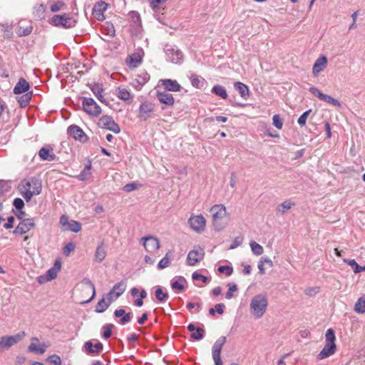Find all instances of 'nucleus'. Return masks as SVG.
Here are the masks:
<instances>
[{"instance_id":"nucleus-31","label":"nucleus","mask_w":365,"mask_h":365,"mask_svg":"<svg viewBox=\"0 0 365 365\" xmlns=\"http://www.w3.org/2000/svg\"><path fill=\"white\" fill-rule=\"evenodd\" d=\"M157 98L160 103L166 104V105H172L174 103V99H173V96L166 91H163V92L158 91Z\"/></svg>"},{"instance_id":"nucleus-41","label":"nucleus","mask_w":365,"mask_h":365,"mask_svg":"<svg viewBox=\"0 0 365 365\" xmlns=\"http://www.w3.org/2000/svg\"><path fill=\"white\" fill-rule=\"evenodd\" d=\"M126 289V284L125 282L121 281L120 282L116 283L111 290L113 292L116 294L118 297H119L121 294H123Z\"/></svg>"},{"instance_id":"nucleus-62","label":"nucleus","mask_w":365,"mask_h":365,"mask_svg":"<svg viewBox=\"0 0 365 365\" xmlns=\"http://www.w3.org/2000/svg\"><path fill=\"white\" fill-rule=\"evenodd\" d=\"M48 361L54 365H61V358L56 354L51 355L48 358Z\"/></svg>"},{"instance_id":"nucleus-13","label":"nucleus","mask_w":365,"mask_h":365,"mask_svg":"<svg viewBox=\"0 0 365 365\" xmlns=\"http://www.w3.org/2000/svg\"><path fill=\"white\" fill-rule=\"evenodd\" d=\"M165 52L168 61L173 63H179L182 57L180 50L176 48L174 46L166 45Z\"/></svg>"},{"instance_id":"nucleus-49","label":"nucleus","mask_w":365,"mask_h":365,"mask_svg":"<svg viewBox=\"0 0 365 365\" xmlns=\"http://www.w3.org/2000/svg\"><path fill=\"white\" fill-rule=\"evenodd\" d=\"M91 164L85 166L83 170L81 171V174L78 175V178L80 180H83V181L88 179L91 175Z\"/></svg>"},{"instance_id":"nucleus-4","label":"nucleus","mask_w":365,"mask_h":365,"mask_svg":"<svg viewBox=\"0 0 365 365\" xmlns=\"http://www.w3.org/2000/svg\"><path fill=\"white\" fill-rule=\"evenodd\" d=\"M26 336L24 331H20L15 335L9 336L5 335L0 337V351H4L9 349L14 345L18 344Z\"/></svg>"},{"instance_id":"nucleus-52","label":"nucleus","mask_w":365,"mask_h":365,"mask_svg":"<svg viewBox=\"0 0 365 365\" xmlns=\"http://www.w3.org/2000/svg\"><path fill=\"white\" fill-rule=\"evenodd\" d=\"M312 112V110L309 109L304 113H303L299 118L297 120V123L300 126H304L306 124L307 118L309 117L310 113Z\"/></svg>"},{"instance_id":"nucleus-36","label":"nucleus","mask_w":365,"mask_h":365,"mask_svg":"<svg viewBox=\"0 0 365 365\" xmlns=\"http://www.w3.org/2000/svg\"><path fill=\"white\" fill-rule=\"evenodd\" d=\"M46 6L43 4H36L34 7L33 15L36 19H42L44 17Z\"/></svg>"},{"instance_id":"nucleus-55","label":"nucleus","mask_w":365,"mask_h":365,"mask_svg":"<svg viewBox=\"0 0 365 365\" xmlns=\"http://www.w3.org/2000/svg\"><path fill=\"white\" fill-rule=\"evenodd\" d=\"M273 120V125L277 128V129H282L283 126V120L280 118L279 115L275 114L273 115L272 118Z\"/></svg>"},{"instance_id":"nucleus-18","label":"nucleus","mask_w":365,"mask_h":365,"mask_svg":"<svg viewBox=\"0 0 365 365\" xmlns=\"http://www.w3.org/2000/svg\"><path fill=\"white\" fill-rule=\"evenodd\" d=\"M47 347L48 346L46 344H40L38 338L33 337L31 339V344L28 347V350L30 352L43 354L46 352Z\"/></svg>"},{"instance_id":"nucleus-10","label":"nucleus","mask_w":365,"mask_h":365,"mask_svg":"<svg viewBox=\"0 0 365 365\" xmlns=\"http://www.w3.org/2000/svg\"><path fill=\"white\" fill-rule=\"evenodd\" d=\"M140 242L148 252H153L160 247L158 239L152 235L142 237Z\"/></svg>"},{"instance_id":"nucleus-8","label":"nucleus","mask_w":365,"mask_h":365,"mask_svg":"<svg viewBox=\"0 0 365 365\" xmlns=\"http://www.w3.org/2000/svg\"><path fill=\"white\" fill-rule=\"evenodd\" d=\"M155 110V105L150 101H145L141 103L138 109V118L142 120H147L151 118Z\"/></svg>"},{"instance_id":"nucleus-29","label":"nucleus","mask_w":365,"mask_h":365,"mask_svg":"<svg viewBox=\"0 0 365 365\" xmlns=\"http://www.w3.org/2000/svg\"><path fill=\"white\" fill-rule=\"evenodd\" d=\"M117 96L120 100L130 103L134 98V96L124 87H119L118 89Z\"/></svg>"},{"instance_id":"nucleus-24","label":"nucleus","mask_w":365,"mask_h":365,"mask_svg":"<svg viewBox=\"0 0 365 365\" xmlns=\"http://www.w3.org/2000/svg\"><path fill=\"white\" fill-rule=\"evenodd\" d=\"M103 344L97 342L93 344L91 341H86L84 344V349L88 354H98L103 350Z\"/></svg>"},{"instance_id":"nucleus-34","label":"nucleus","mask_w":365,"mask_h":365,"mask_svg":"<svg viewBox=\"0 0 365 365\" xmlns=\"http://www.w3.org/2000/svg\"><path fill=\"white\" fill-rule=\"evenodd\" d=\"M155 296L158 301H159L161 303L165 302L168 299V294L166 292L165 289H164L161 287H157L155 292Z\"/></svg>"},{"instance_id":"nucleus-20","label":"nucleus","mask_w":365,"mask_h":365,"mask_svg":"<svg viewBox=\"0 0 365 365\" xmlns=\"http://www.w3.org/2000/svg\"><path fill=\"white\" fill-rule=\"evenodd\" d=\"M108 8V4L104 1L96 3L93 8V15L98 21L105 19L104 12Z\"/></svg>"},{"instance_id":"nucleus-60","label":"nucleus","mask_w":365,"mask_h":365,"mask_svg":"<svg viewBox=\"0 0 365 365\" xmlns=\"http://www.w3.org/2000/svg\"><path fill=\"white\" fill-rule=\"evenodd\" d=\"M113 327V325L112 324H107L103 327V337L104 339H108L109 337H110L112 334L111 329Z\"/></svg>"},{"instance_id":"nucleus-63","label":"nucleus","mask_w":365,"mask_h":365,"mask_svg":"<svg viewBox=\"0 0 365 365\" xmlns=\"http://www.w3.org/2000/svg\"><path fill=\"white\" fill-rule=\"evenodd\" d=\"M309 91L315 96L319 98L320 100L322 99V96H324V93H322L316 87H310L309 88Z\"/></svg>"},{"instance_id":"nucleus-44","label":"nucleus","mask_w":365,"mask_h":365,"mask_svg":"<svg viewBox=\"0 0 365 365\" xmlns=\"http://www.w3.org/2000/svg\"><path fill=\"white\" fill-rule=\"evenodd\" d=\"M110 304L108 302L106 301L105 298H102L96 304L95 312L97 313H102L108 308Z\"/></svg>"},{"instance_id":"nucleus-19","label":"nucleus","mask_w":365,"mask_h":365,"mask_svg":"<svg viewBox=\"0 0 365 365\" xmlns=\"http://www.w3.org/2000/svg\"><path fill=\"white\" fill-rule=\"evenodd\" d=\"M68 133L74 139L81 142H85L87 137L83 130L78 125H71L68 128Z\"/></svg>"},{"instance_id":"nucleus-12","label":"nucleus","mask_w":365,"mask_h":365,"mask_svg":"<svg viewBox=\"0 0 365 365\" xmlns=\"http://www.w3.org/2000/svg\"><path fill=\"white\" fill-rule=\"evenodd\" d=\"M33 29L31 21L22 19L19 21L16 27V33L19 37L27 36L31 34Z\"/></svg>"},{"instance_id":"nucleus-46","label":"nucleus","mask_w":365,"mask_h":365,"mask_svg":"<svg viewBox=\"0 0 365 365\" xmlns=\"http://www.w3.org/2000/svg\"><path fill=\"white\" fill-rule=\"evenodd\" d=\"M250 245L252 252V253L254 255H255L257 256H259V255H262L263 254L264 248L259 244L257 243L255 241H252L250 243Z\"/></svg>"},{"instance_id":"nucleus-39","label":"nucleus","mask_w":365,"mask_h":365,"mask_svg":"<svg viewBox=\"0 0 365 365\" xmlns=\"http://www.w3.org/2000/svg\"><path fill=\"white\" fill-rule=\"evenodd\" d=\"M212 92L222 99L227 98V91L222 86L215 85L212 88Z\"/></svg>"},{"instance_id":"nucleus-61","label":"nucleus","mask_w":365,"mask_h":365,"mask_svg":"<svg viewBox=\"0 0 365 365\" xmlns=\"http://www.w3.org/2000/svg\"><path fill=\"white\" fill-rule=\"evenodd\" d=\"M13 205L17 210H20L24 207V202L22 199L16 197L14 200Z\"/></svg>"},{"instance_id":"nucleus-53","label":"nucleus","mask_w":365,"mask_h":365,"mask_svg":"<svg viewBox=\"0 0 365 365\" xmlns=\"http://www.w3.org/2000/svg\"><path fill=\"white\" fill-rule=\"evenodd\" d=\"M10 185L8 182L0 180V197L10 190Z\"/></svg>"},{"instance_id":"nucleus-42","label":"nucleus","mask_w":365,"mask_h":365,"mask_svg":"<svg viewBox=\"0 0 365 365\" xmlns=\"http://www.w3.org/2000/svg\"><path fill=\"white\" fill-rule=\"evenodd\" d=\"M344 262L351 266L355 273L365 271V266L359 265L354 259H344Z\"/></svg>"},{"instance_id":"nucleus-23","label":"nucleus","mask_w":365,"mask_h":365,"mask_svg":"<svg viewBox=\"0 0 365 365\" xmlns=\"http://www.w3.org/2000/svg\"><path fill=\"white\" fill-rule=\"evenodd\" d=\"M327 58L325 56H321L314 62L312 68V73L314 76L322 72L327 66Z\"/></svg>"},{"instance_id":"nucleus-57","label":"nucleus","mask_w":365,"mask_h":365,"mask_svg":"<svg viewBox=\"0 0 365 365\" xmlns=\"http://www.w3.org/2000/svg\"><path fill=\"white\" fill-rule=\"evenodd\" d=\"M220 273H225L227 276H230L233 272V268L231 266L222 265L217 269Z\"/></svg>"},{"instance_id":"nucleus-17","label":"nucleus","mask_w":365,"mask_h":365,"mask_svg":"<svg viewBox=\"0 0 365 365\" xmlns=\"http://www.w3.org/2000/svg\"><path fill=\"white\" fill-rule=\"evenodd\" d=\"M34 220L32 218L22 220L14 230L16 234H25L30 231L34 227Z\"/></svg>"},{"instance_id":"nucleus-51","label":"nucleus","mask_w":365,"mask_h":365,"mask_svg":"<svg viewBox=\"0 0 365 365\" xmlns=\"http://www.w3.org/2000/svg\"><path fill=\"white\" fill-rule=\"evenodd\" d=\"M66 7V6L64 2L61 1H58L51 6V11L52 12H58L61 10L65 9Z\"/></svg>"},{"instance_id":"nucleus-45","label":"nucleus","mask_w":365,"mask_h":365,"mask_svg":"<svg viewBox=\"0 0 365 365\" xmlns=\"http://www.w3.org/2000/svg\"><path fill=\"white\" fill-rule=\"evenodd\" d=\"M293 206H294V202L290 200H286L278 205L277 211L284 214L290 210Z\"/></svg>"},{"instance_id":"nucleus-5","label":"nucleus","mask_w":365,"mask_h":365,"mask_svg":"<svg viewBox=\"0 0 365 365\" xmlns=\"http://www.w3.org/2000/svg\"><path fill=\"white\" fill-rule=\"evenodd\" d=\"M51 23L56 26H61L65 29L72 28L76 25V21L70 14L54 15L51 18Z\"/></svg>"},{"instance_id":"nucleus-33","label":"nucleus","mask_w":365,"mask_h":365,"mask_svg":"<svg viewBox=\"0 0 365 365\" xmlns=\"http://www.w3.org/2000/svg\"><path fill=\"white\" fill-rule=\"evenodd\" d=\"M81 284L85 287H88L92 290V295H91V298L86 300L83 303H88V302H91L96 297L95 285L88 278H83L81 282Z\"/></svg>"},{"instance_id":"nucleus-1","label":"nucleus","mask_w":365,"mask_h":365,"mask_svg":"<svg viewBox=\"0 0 365 365\" xmlns=\"http://www.w3.org/2000/svg\"><path fill=\"white\" fill-rule=\"evenodd\" d=\"M17 188L26 201L29 202L34 195L40 194L41 183L36 178L31 177L21 180Z\"/></svg>"},{"instance_id":"nucleus-7","label":"nucleus","mask_w":365,"mask_h":365,"mask_svg":"<svg viewBox=\"0 0 365 365\" xmlns=\"http://www.w3.org/2000/svg\"><path fill=\"white\" fill-rule=\"evenodd\" d=\"M83 110L90 115L98 116L101 113V107L91 98H84L82 101Z\"/></svg>"},{"instance_id":"nucleus-40","label":"nucleus","mask_w":365,"mask_h":365,"mask_svg":"<svg viewBox=\"0 0 365 365\" xmlns=\"http://www.w3.org/2000/svg\"><path fill=\"white\" fill-rule=\"evenodd\" d=\"M171 288L175 293L181 292L182 291V279L180 277L174 278L171 282Z\"/></svg>"},{"instance_id":"nucleus-25","label":"nucleus","mask_w":365,"mask_h":365,"mask_svg":"<svg viewBox=\"0 0 365 365\" xmlns=\"http://www.w3.org/2000/svg\"><path fill=\"white\" fill-rule=\"evenodd\" d=\"M38 155L42 160L53 161L56 158L53 148L49 146L41 148L38 151Z\"/></svg>"},{"instance_id":"nucleus-14","label":"nucleus","mask_w":365,"mask_h":365,"mask_svg":"<svg viewBox=\"0 0 365 365\" xmlns=\"http://www.w3.org/2000/svg\"><path fill=\"white\" fill-rule=\"evenodd\" d=\"M144 51L141 48H138L135 51L129 56L126 60V63L130 68L138 67L143 61L144 56Z\"/></svg>"},{"instance_id":"nucleus-56","label":"nucleus","mask_w":365,"mask_h":365,"mask_svg":"<svg viewBox=\"0 0 365 365\" xmlns=\"http://www.w3.org/2000/svg\"><path fill=\"white\" fill-rule=\"evenodd\" d=\"M227 286L229 287V289L228 292L226 293V298L227 299H230L233 297L232 293L237 290V286L235 283H229Z\"/></svg>"},{"instance_id":"nucleus-6","label":"nucleus","mask_w":365,"mask_h":365,"mask_svg":"<svg viewBox=\"0 0 365 365\" xmlns=\"http://www.w3.org/2000/svg\"><path fill=\"white\" fill-rule=\"evenodd\" d=\"M214 226L220 225L221 220L227 216V210L224 205L216 204L210 208Z\"/></svg>"},{"instance_id":"nucleus-48","label":"nucleus","mask_w":365,"mask_h":365,"mask_svg":"<svg viewBox=\"0 0 365 365\" xmlns=\"http://www.w3.org/2000/svg\"><path fill=\"white\" fill-rule=\"evenodd\" d=\"M32 92H28L24 95L21 96L18 100L21 107H26L30 102Z\"/></svg>"},{"instance_id":"nucleus-28","label":"nucleus","mask_w":365,"mask_h":365,"mask_svg":"<svg viewBox=\"0 0 365 365\" xmlns=\"http://www.w3.org/2000/svg\"><path fill=\"white\" fill-rule=\"evenodd\" d=\"M29 88L30 85L29 82L24 78H21L14 88V93L15 94H21L27 92Z\"/></svg>"},{"instance_id":"nucleus-35","label":"nucleus","mask_w":365,"mask_h":365,"mask_svg":"<svg viewBox=\"0 0 365 365\" xmlns=\"http://www.w3.org/2000/svg\"><path fill=\"white\" fill-rule=\"evenodd\" d=\"M192 279L195 283V284L198 287H201L202 284L199 283L201 282L202 284H207L210 282V278L205 277L204 275L200 274L197 272H194L192 275Z\"/></svg>"},{"instance_id":"nucleus-22","label":"nucleus","mask_w":365,"mask_h":365,"mask_svg":"<svg viewBox=\"0 0 365 365\" xmlns=\"http://www.w3.org/2000/svg\"><path fill=\"white\" fill-rule=\"evenodd\" d=\"M187 329L191 333L190 337L193 340H201L205 336V331L202 326L195 327L193 324H190L187 326Z\"/></svg>"},{"instance_id":"nucleus-11","label":"nucleus","mask_w":365,"mask_h":365,"mask_svg":"<svg viewBox=\"0 0 365 365\" xmlns=\"http://www.w3.org/2000/svg\"><path fill=\"white\" fill-rule=\"evenodd\" d=\"M189 224L192 230L200 233L205 230L206 220L202 215H194L189 219Z\"/></svg>"},{"instance_id":"nucleus-9","label":"nucleus","mask_w":365,"mask_h":365,"mask_svg":"<svg viewBox=\"0 0 365 365\" xmlns=\"http://www.w3.org/2000/svg\"><path fill=\"white\" fill-rule=\"evenodd\" d=\"M98 125L100 128L107 129L115 133H119L120 132L119 125L114 121L113 118L109 115H103L100 118Z\"/></svg>"},{"instance_id":"nucleus-38","label":"nucleus","mask_w":365,"mask_h":365,"mask_svg":"<svg viewBox=\"0 0 365 365\" xmlns=\"http://www.w3.org/2000/svg\"><path fill=\"white\" fill-rule=\"evenodd\" d=\"M235 87L239 91L241 97L246 99L247 96H249V88L247 86L241 82H237L235 84Z\"/></svg>"},{"instance_id":"nucleus-37","label":"nucleus","mask_w":365,"mask_h":365,"mask_svg":"<svg viewBox=\"0 0 365 365\" xmlns=\"http://www.w3.org/2000/svg\"><path fill=\"white\" fill-rule=\"evenodd\" d=\"M354 311L358 314L365 313V295L358 299L354 305Z\"/></svg>"},{"instance_id":"nucleus-21","label":"nucleus","mask_w":365,"mask_h":365,"mask_svg":"<svg viewBox=\"0 0 365 365\" xmlns=\"http://www.w3.org/2000/svg\"><path fill=\"white\" fill-rule=\"evenodd\" d=\"M225 342H226V337L220 336L219 339H217V341L213 344L212 348V355L213 361L221 359V357H220L221 350H222L223 345L225 344Z\"/></svg>"},{"instance_id":"nucleus-54","label":"nucleus","mask_w":365,"mask_h":365,"mask_svg":"<svg viewBox=\"0 0 365 365\" xmlns=\"http://www.w3.org/2000/svg\"><path fill=\"white\" fill-rule=\"evenodd\" d=\"M168 255L169 253H167L165 256L158 264V268L159 269L166 268L169 266L170 261V258L168 257Z\"/></svg>"},{"instance_id":"nucleus-59","label":"nucleus","mask_w":365,"mask_h":365,"mask_svg":"<svg viewBox=\"0 0 365 365\" xmlns=\"http://www.w3.org/2000/svg\"><path fill=\"white\" fill-rule=\"evenodd\" d=\"M74 250L75 245L73 242H68L63 248V253L65 256L68 257Z\"/></svg>"},{"instance_id":"nucleus-15","label":"nucleus","mask_w":365,"mask_h":365,"mask_svg":"<svg viewBox=\"0 0 365 365\" xmlns=\"http://www.w3.org/2000/svg\"><path fill=\"white\" fill-rule=\"evenodd\" d=\"M61 262L58 260H56L55 262L53 267H51L46 272L45 276L39 277L38 282L43 283L45 282L51 281L52 279H54L55 278H56L57 274L61 269Z\"/></svg>"},{"instance_id":"nucleus-27","label":"nucleus","mask_w":365,"mask_h":365,"mask_svg":"<svg viewBox=\"0 0 365 365\" xmlns=\"http://www.w3.org/2000/svg\"><path fill=\"white\" fill-rule=\"evenodd\" d=\"M114 316L117 318L121 317L119 324L122 325L129 323L133 318V314L131 312L125 313V311L122 309H116L114 312Z\"/></svg>"},{"instance_id":"nucleus-58","label":"nucleus","mask_w":365,"mask_h":365,"mask_svg":"<svg viewBox=\"0 0 365 365\" xmlns=\"http://www.w3.org/2000/svg\"><path fill=\"white\" fill-rule=\"evenodd\" d=\"M135 79L145 84L149 81L150 75L145 71H142L137 76Z\"/></svg>"},{"instance_id":"nucleus-16","label":"nucleus","mask_w":365,"mask_h":365,"mask_svg":"<svg viewBox=\"0 0 365 365\" xmlns=\"http://www.w3.org/2000/svg\"><path fill=\"white\" fill-rule=\"evenodd\" d=\"M204 256V251L200 247L195 248L191 250L187 257V264L190 266H194Z\"/></svg>"},{"instance_id":"nucleus-32","label":"nucleus","mask_w":365,"mask_h":365,"mask_svg":"<svg viewBox=\"0 0 365 365\" xmlns=\"http://www.w3.org/2000/svg\"><path fill=\"white\" fill-rule=\"evenodd\" d=\"M107 254L106 249L103 242H101L95 252V260L98 262H101L106 257Z\"/></svg>"},{"instance_id":"nucleus-3","label":"nucleus","mask_w":365,"mask_h":365,"mask_svg":"<svg viewBox=\"0 0 365 365\" xmlns=\"http://www.w3.org/2000/svg\"><path fill=\"white\" fill-rule=\"evenodd\" d=\"M326 344L322 351L318 354L317 359L322 360L334 355L336 351V345L335 343L336 336L332 329L327 330L325 334Z\"/></svg>"},{"instance_id":"nucleus-26","label":"nucleus","mask_w":365,"mask_h":365,"mask_svg":"<svg viewBox=\"0 0 365 365\" xmlns=\"http://www.w3.org/2000/svg\"><path fill=\"white\" fill-rule=\"evenodd\" d=\"M163 86L166 90L170 91H179L180 85L176 81L171 79H163L159 81V85Z\"/></svg>"},{"instance_id":"nucleus-64","label":"nucleus","mask_w":365,"mask_h":365,"mask_svg":"<svg viewBox=\"0 0 365 365\" xmlns=\"http://www.w3.org/2000/svg\"><path fill=\"white\" fill-rule=\"evenodd\" d=\"M167 0H150V6L153 9H158Z\"/></svg>"},{"instance_id":"nucleus-43","label":"nucleus","mask_w":365,"mask_h":365,"mask_svg":"<svg viewBox=\"0 0 365 365\" xmlns=\"http://www.w3.org/2000/svg\"><path fill=\"white\" fill-rule=\"evenodd\" d=\"M91 90L101 102L103 103L106 101L102 95L103 88L101 85L94 84L91 87Z\"/></svg>"},{"instance_id":"nucleus-47","label":"nucleus","mask_w":365,"mask_h":365,"mask_svg":"<svg viewBox=\"0 0 365 365\" xmlns=\"http://www.w3.org/2000/svg\"><path fill=\"white\" fill-rule=\"evenodd\" d=\"M66 228L73 232H78L81 230V224L77 221L71 220L68 222V226Z\"/></svg>"},{"instance_id":"nucleus-50","label":"nucleus","mask_w":365,"mask_h":365,"mask_svg":"<svg viewBox=\"0 0 365 365\" xmlns=\"http://www.w3.org/2000/svg\"><path fill=\"white\" fill-rule=\"evenodd\" d=\"M321 100L336 107H341V103L331 96L324 94Z\"/></svg>"},{"instance_id":"nucleus-30","label":"nucleus","mask_w":365,"mask_h":365,"mask_svg":"<svg viewBox=\"0 0 365 365\" xmlns=\"http://www.w3.org/2000/svg\"><path fill=\"white\" fill-rule=\"evenodd\" d=\"M189 78L192 86L196 88H201L207 83L203 77L194 73L191 74Z\"/></svg>"},{"instance_id":"nucleus-2","label":"nucleus","mask_w":365,"mask_h":365,"mask_svg":"<svg viewBox=\"0 0 365 365\" xmlns=\"http://www.w3.org/2000/svg\"><path fill=\"white\" fill-rule=\"evenodd\" d=\"M268 307V298L265 294H258L254 296L250 303V312L256 319L262 318Z\"/></svg>"}]
</instances>
